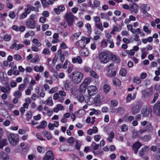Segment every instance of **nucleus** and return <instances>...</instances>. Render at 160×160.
<instances>
[{"label":"nucleus","instance_id":"4be33fe9","mask_svg":"<svg viewBox=\"0 0 160 160\" xmlns=\"http://www.w3.org/2000/svg\"><path fill=\"white\" fill-rule=\"evenodd\" d=\"M7 144V140L6 139H3L2 140L1 139H0V148H3V147Z\"/></svg>","mask_w":160,"mask_h":160},{"label":"nucleus","instance_id":"f704fd0d","mask_svg":"<svg viewBox=\"0 0 160 160\" xmlns=\"http://www.w3.org/2000/svg\"><path fill=\"white\" fill-rule=\"evenodd\" d=\"M95 25L96 27L98 29L101 30V31L103 30L104 29L102 23L101 22L95 24Z\"/></svg>","mask_w":160,"mask_h":160},{"label":"nucleus","instance_id":"1a4fd4ad","mask_svg":"<svg viewBox=\"0 0 160 160\" xmlns=\"http://www.w3.org/2000/svg\"><path fill=\"white\" fill-rule=\"evenodd\" d=\"M141 106L142 105L140 103H137L133 105L132 108V114L134 115L139 112L141 108Z\"/></svg>","mask_w":160,"mask_h":160},{"label":"nucleus","instance_id":"ea45409f","mask_svg":"<svg viewBox=\"0 0 160 160\" xmlns=\"http://www.w3.org/2000/svg\"><path fill=\"white\" fill-rule=\"evenodd\" d=\"M93 3L94 6L95 8L100 7V2L99 1L97 0H94Z\"/></svg>","mask_w":160,"mask_h":160},{"label":"nucleus","instance_id":"0eeeda50","mask_svg":"<svg viewBox=\"0 0 160 160\" xmlns=\"http://www.w3.org/2000/svg\"><path fill=\"white\" fill-rule=\"evenodd\" d=\"M65 18L68 23V24L70 26L73 25V22L74 19L77 20V18L74 16L70 12L67 13L65 16Z\"/></svg>","mask_w":160,"mask_h":160},{"label":"nucleus","instance_id":"f257e3e1","mask_svg":"<svg viewBox=\"0 0 160 160\" xmlns=\"http://www.w3.org/2000/svg\"><path fill=\"white\" fill-rule=\"evenodd\" d=\"M88 94L84 97L82 95L80 94L78 97V100H86L90 99L91 97L95 94L98 92L97 87L94 85H90L87 88Z\"/></svg>","mask_w":160,"mask_h":160},{"label":"nucleus","instance_id":"423d86ee","mask_svg":"<svg viewBox=\"0 0 160 160\" xmlns=\"http://www.w3.org/2000/svg\"><path fill=\"white\" fill-rule=\"evenodd\" d=\"M90 38H87L83 36L81 37V39L78 40L76 43L77 45L82 48H84L87 44L90 42Z\"/></svg>","mask_w":160,"mask_h":160},{"label":"nucleus","instance_id":"6ab92c4d","mask_svg":"<svg viewBox=\"0 0 160 160\" xmlns=\"http://www.w3.org/2000/svg\"><path fill=\"white\" fill-rule=\"evenodd\" d=\"M138 6L136 4H133L131 8V10L132 12L134 13H137L138 11Z\"/></svg>","mask_w":160,"mask_h":160},{"label":"nucleus","instance_id":"e2e57ef3","mask_svg":"<svg viewBox=\"0 0 160 160\" xmlns=\"http://www.w3.org/2000/svg\"><path fill=\"white\" fill-rule=\"evenodd\" d=\"M81 32H80L75 33L72 36L76 39H77L81 35Z\"/></svg>","mask_w":160,"mask_h":160},{"label":"nucleus","instance_id":"9d476101","mask_svg":"<svg viewBox=\"0 0 160 160\" xmlns=\"http://www.w3.org/2000/svg\"><path fill=\"white\" fill-rule=\"evenodd\" d=\"M54 158V155L52 152L49 150L46 152L43 160H53Z\"/></svg>","mask_w":160,"mask_h":160},{"label":"nucleus","instance_id":"ddd939ff","mask_svg":"<svg viewBox=\"0 0 160 160\" xmlns=\"http://www.w3.org/2000/svg\"><path fill=\"white\" fill-rule=\"evenodd\" d=\"M150 112L149 109L147 107L144 108L141 111V114L143 117H148L149 114Z\"/></svg>","mask_w":160,"mask_h":160},{"label":"nucleus","instance_id":"a211bd4d","mask_svg":"<svg viewBox=\"0 0 160 160\" xmlns=\"http://www.w3.org/2000/svg\"><path fill=\"white\" fill-rule=\"evenodd\" d=\"M0 157L3 160H9V156L3 151L0 152Z\"/></svg>","mask_w":160,"mask_h":160},{"label":"nucleus","instance_id":"2f4dec72","mask_svg":"<svg viewBox=\"0 0 160 160\" xmlns=\"http://www.w3.org/2000/svg\"><path fill=\"white\" fill-rule=\"evenodd\" d=\"M141 139L144 142H148L151 139V137L150 135H147L141 137Z\"/></svg>","mask_w":160,"mask_h":160},{"label":"nucleus","instance_id":"473e14b6","mask_svg":"<svg viewBox=\"0 0 160 160\" xmlns=\"http://www.w3.org/2000/svg\"><path fill=\"white\" fill-rule=\"evenodd\" d=\"M127 27L128 30L130 31L132 33H135V29L133 28V26L132 25L130 24H128L127 25Z\"/></svg>","mask_w":160,"mask_h":160},{"label":"nucleus","instance_id":"f03ea898","mask_svg":"<svg viewBox=\"0 0 160 160\" xmlns=\"http://www.w3.org/2000/svg\"><path fill=\"white\" fill-rule=\"evenodd\" d=\"M83 77V73L78 71L73 72L69 76V78L72 79L73 82L77 84L81 82Z\"/></svg>","mask_w":160,"mask_h":160},{"label":"nucleus","instance_id":"052dcab7","mask_svg":"<svg viewBox=\"0 0 160 160\" xmlns=\"http://www.w3.org/2000/svg\"><path fill=\"white\" fill-rule=\"evenodd\" d=\"M73 69V67L72 66H68V67L67 69L66 70V72L68 74L71 73Z\"/></svg>","mask_w":160,"mask_h":160},{"label":"nucleus","instance_id":"b1692460","mask_svg":"<svg viewBox=\"0 0 160 160\" xmlns=\"http://www.w3.org/2000/svg\"><path fill=\"white\" fill-rule=\"evenodd\" d=\"M47 123L46 121H42L41 122V124L36 127V128L38 129L40 128H43L46 127Z\"/></svg>","mask_w":160,"mask_h":160},{"label":"nucleus","instance_id":"c85d7f7f","mask_svg":"<svg viewBox=\"0 0 160 160\" xmlns=\"http://www.w3.org/2000/svg\"><path fill=\"white\" fill-rule=\"evenodd\" d=\"M113 84L116 86H119L121 83L120 80L117 78H114L113 79Z\"/></svg>","mask_w":160,"mask_h":160},{"label":"nucleus","instance_id":"aec40b11","mask_svg":"<svg viewBox=\"0 0 160 160\" xmlns=\"http://www.w3.org/2000/svg\"><path fill=\"white\" fill-rule=\"evenodd\" d=\"M90 76L93 78L98 79L99 78V77L97 74L93 70L91 69L89 71Z\"/></svg>","mask_w":160,"mask_h":160},{"label":"nucleus","instance_id":"a19ab883","mask_svg":"<svg viewBox=\"0 0 160 160\" xmlns=\"http://www.w3.org/2000/svg\"><path fill=\"white\" fill-rule=\"evenodd\" d=\"M8 16L10 18L12 19L14 18L16 16L15 12L13 11H11L9 13Z\"/></svg>","mask_w":160,"mask_h":160},{"label":"nucleus","instance_id":"680f3d73","mask_svg":"<svg viewBox=\"0 0 160 160\" xmlns=\"http://www.w3.org/2000/svg\"><path fill=\"white\" fill-rule=\"evenodd\" d=\"M28 15V14L24 12L21 15H20V19H23L26 18Z\"/></svg>","mask_w":160,"mask_h":160},{"label":"nucleus","instance_id":"f3484780","mask_svg":"<svg viewBox=\"0 0 160 160\" xmlns=\"http://www.w3.org/2000/svg\"><path fill=\"white\" fill-rule=\"evenodd\" d=\"M149 147L145 146L142 148L139 151V154L141 157H142L146 153L147 151L148 150Z\"/></svg>","mask_w":160,"mask_h":160},{"label":"nucleus","instance_id":"4d7b16f0","mask_svg":"<svg viewBox=\"0 0 160 160\" xmlns=\"http://www.w3.org/2000/svg\"><path fill=\"white\" fill-rule=\"evenodd\" d=\"M142 12L144 17H150V15L146 11L143 10L142 11Z\"/></svg>","mask_w":160,"mask_h":160},{"label":"nucleus","instance_id":"5fc2aeb1","mask_svg":"<svg viewBox=\"0 0 160 160\" xmlns=\"http://www.w3.org/2000/svg\"><path fill=\"white\" fill-rule=\"evenodd\" d=\"M143 31L146 32L147 34L151 33V31L146 26H144L143 27Z\"/></svg>","mask_w":160,"mask_h":160},{"label":"nucleus","instance_id":"20e7f679","mask_svg":"<svg viewBox=\"0 0 160 160\" xmlns=\"http://www.w3.org/2000/svg\"><path fill=\"white\" fill-rule=\"evenodd\" d=\"M100 62L102 63L106 64L110 61L109 53L108 51L102 52L99 55Z\"/></svg>","mask_w":160,"mask_h":160},{"label":"nucleus","instance_id":"4468645a","mask_svg":"<svg viewBox=\"0 0 160 160\" xmlns=\"http://www.w3.org/2000/svg\"><path fill=\"white\" fill-rule=\"evenodd\" d=\"M65 9V8L63 5H61L54 9V11L57 14H59L61 12L64 11Z\"/></svg>","mask_w":160,"mask_h":160},{"label":"nucleus","instance_id":"39448f33","mask_svg":"<svg viewBox=\"0 0 160 160\" xmlns=\"http://www.w3.org/2000/svg\"><path fill=\"white\" fill-rule=\"evenodd\" d=\"M8 140L11 145L16 146L19 142L18 136L14 133L10 134L8 137Z\"/></svg>","mask_w":160,"mask_h":160},{"label":"nucleus","instance_id":"09e8293b","mask_svg":"<svg viewBox=\"0 0 160 160\" xmlns=\"http://www.w3.org/2000/svg\"><path fill=\"white\" fill-rule=\"evenodd\" d=\"M13 58L16 60L19 61L22 59V57L19 54H16L13 55Z\"/></svg>","mask_w":160,"mask_h":160},{"label":"nucleus","instance_id":"338daca9","mask_svg":"<svg viewBox=\"0 0 160 160\" xmlns=\"http://www.w3.org/2000/svg\"><path fill=\"white\" fill-rule=\"evenodd\" d=\"M128 129V126L124 124L122 125L121 128V129L122 132H125Z\"/></svg>","mask_w":160,"mask_h":160},{"label":"nucleus","instance_id":"2eb2a0df","mask_svg":"<svg viewBox=\"0 0 160 160\" xmlns=\"http://www.w3.org/2000/svg\"><path fill=\"white\" fill-rule=\"evenodd\" d=\"M80 54L82 56L87 57L88 56L89 52L87 48H84L80 51Z\"/></svg>","mask_w":160,"mask_h":160},{"label":"nucleus","instance_id":"5701e85b","mask_svg":"<svg viewBox=\"0 0 160 160\" xmlns=\"http://www.w3.org/2000/svg\"><path fill=\"white\" fill-rule=\"evenodd\" d=\"M34 70L36 72H42L44 70V68L42 66H36L34 67Z\"/></svg>","mask_w":160,"mask_h":160},{"label":"nucleus","instance_id":"6e6552de","mask_svg":"<svg viewBox=\"0 0 160 160\" xmlns=\"http://www.w3.org/2000/svg\"><path fill=\"white\" fill-rule=\"evenodd\" d=\"M153 111L154 114L157 116H160V102L158 101L153 106Z\"/></svg>","mask_w":160,"mask_h":160},{"label":"nucleus","instance_id":"603ef678","mask_svg":"<svg viewBox=\"0 0 160 160\" xmlns=\"http://www.w3.org/2000/svg\"><path fill=\"white\" fill-rule=\"evenodd\" d=\"M21 95V93L20 91H17L14 93V96L16 98L18 99L19 98Z\"/></svg>","mask_w":160,"mask_h":160},{"label":"nucleus","instance_id":"a878e982","mask_svg":"<svg viewBox=\"0 0 160 160\" xmlns=\"http://www.w3.org/2000/svg\"><path fill=\"white\" fill-rule=\"evenodd\" d=\"M110 89V87L107 84H105L103 87V90L105 93H108Z\"/></svg>","mask_w":160,"mask_h":160},{"label":"nucleus","instance_id":"7c9ffc66","mask_svg":"<svg viewBox=\"0 0 160 160\" xmlns=\"http://www.w3.org/2000/svg\"><path fill=\"white\" fill-rule=\"evenodd\" d=\"M33 90V88L32 86H29L25 91V94L27 95H30L31 92Z\"/></svg>","mask_w":160,"mask_h":160},{"label":"nucleus","instance_id":"412c9836","mask_svg":"<svg viewBox=\"0 0 160 160\" xmlns=\"http://www.w3.org/2000/svg\"><path fill=\"white\" fill-rule=\"evenodd\" d=\"M87 86L84 84L82 83L80 86L79 89V91L82 93L84 92L86 90Z\"/></svg>","mask_w":160,"mask_h":160},{"label":"nucleus","instance_id":"bf43d9fd","mask_svg":"<svg viewBox=\"0 0 160 160\" xmlns=\"http://www.w3.org/2000/svg\"><path fill=\"white\" fill-rule=\"evenodd\" d=\"M58 88L57 87H54L49 91V92L50 93H53L56 92L58 90Z\"/></svg>","mask_w":160,"mask_h":160},{"label":"nucleus","instance_id":"13d9d810","mask_svg":"<svg viewBox=\"0 0 160 160\" xmlns=\"http://www.w3.org/2000/svg\"><path fill=\"white\" fill-rule=\"evenodd\" d=\"M26 116H27V119L29 120L32 117V113L30 111H28Z\"/></svg>","mask_w":160,"mask_h":160},{"label":"nucleus","instance_id":"7ed1b4c3","mask_svg":"<svg viewBox=\"0 0 160 160\" xmlns=\"http://www.w3.org/2000/svg\"><path fill=\"white\" fill-rule=\"evenodd\" d=\"M36 15L32 14L30 16L29 18L26 21V25L27 27L30 29H34L35 28L36 25V22L35 20L36 17Z\"/></svg>","mask_w":160,"mask_h":160},{"label":"nucleus","instance_id":"393cba45","mask_svg":"<svg viewBox=\"0 0 160 160\" xmlns=\"http://www.w3.org/2000/svg\"><path fill=\"white\" fill-rule=\"evenodd\" d=\"M150 7L149 5L148 4H142L141 6V11H148L150 10Z\"/></svg>","mask_w":160,"mask_h":160},{"label":"nucleus","instance_id":"4c0bfd02","mask_svg":"<svg viewBox=\"0 0 160 160\" xmlns=\"http://www.w3.org/2000/svg\"><path fill=\"white\" fill-rule=\"evenodd\" d=\"M11 38V36L8 34H6L3 36V39L5 42L9 41Z\"/></svg>","mask_w":160,"mask_h":160},{"label":"nucleus","instance_id":"3c124183","mask_svg":"<svg viewBox=\"0 0 160 160\" xmlns=\"http://www.w3.org/2000/svg\"><path fill=\"white\" fill-rule=\"evenodd\" d=\"M93 20L95 24L100 22V18L98 16H94L93 17Z\"/></svg>","mask_w":160,"mask_h":160},{"label":"nucleus","instance_id":"bb28decb","mask_svg":"<svg viewBox=\"0 0 160 160\" xmlns=\"http://www.w3.org/2000/svg\"><path fill=\"white\" fill-rule=\"evenodd\" d=\"M145 48H144L141 49V51L142 53L141 57L142 59H144L145 58L147 54H148V52L145 51Z\"/></svg>","mask_w":160,"mask_h":160},{"label":"nucleus","instance_id":"f8f14e48","mask_svg":"<svg viewBox=\"0 0 160 160\" xmlns=\"http://www.w3.org/2000/svg\"><path fill=\"white\" fill-rule=\"evenodd\" d=\"M110 59L113 61H117V62L119 63L120 62V60L119 57L114 54L111 52L109 53Z\"/></svg>","mask_w":160,"mask_h":160},{"label":"nucleus","instance_id":"c756f323","mask_svg":"<svg viewBox=\"0 0 160 160\" xmlns=\"http://www.w3.org/2000/svg\"><path fill=\"white\" fill-rule=\"evenodd\" d=\"M42 134L47 138L48 140L52 138L50 134L48 131H44L42 132Z\"/></svg>","mask_w":160,"mask_h":160},{"label":"nucleus","instance_id":"a18cd8bd","mask_svg":"<svg viewBox=\"0 0 160 160\" xmlns=\"http://www.w3.org/2000/svg\"><path fill=\"white\" fill-rule=\"evenodd\" d=\"M32 42L36 44L38 47H40L41 45V43L39 42L38 40L37 39H33L32 41Z\"/></svg>","mask_w":160,"mask_h":160},{"label":"nucleus","instance_id":"9b49d317","mask_svg":"<svg viewBox=\"0 0 160 160\" xmlns=\"http://www.w3.org/2000/svg\"><path fill=\"white\" fill-rule=\"evenodd\" d=\"M142 144L138 142H135L132 146V149L135 154H137L138 149L140 148Z\"/></svg>","mask_w":160,"mask_h":160},{"label":"nucleus","instance_id":"58836bf2","mask_svg":"<svg viewBox=\"0 0 160 160\" xmlns=\"http://www.w3.org/2000/svg\"><path fill=\"white\" fill-rule=\"evenodd\" d=\"M119 74L122 76H125L127 74L126 70L125 68H122L120 71Z\"/></svg>","mask_w":160,"mask_h":160},{"label":"nucleus","instance_id":"6e6d98bb","mask_svg":"<svg viewBox=\"0 0 160 160\" xmlns=\"http://www.w3.org/2000/svg\"><path fill=\"white\" fill-rule=\"evenodd\" d=\"M42 3L44 7H47L49 5L48 2H47L46 0H41Z\"/></svg>","mask_w":160,"mask_h":160},{"label":"nucleus","instance_id":"79ce46f5","mask_svg":"<svg viewBox=\"0 0 160 160\" xmlns=\"http://www.w3.org/2000/svg\"><path fill=\"white\" fill-rule=\"evenodd\" d=\"M39 61L40 58L38 56L36 55L32 59L31 62L33 63H35L37 62H39Z\"/></svg>","mask_w":160,"mask_h":160},{"label":"nucleus","instance_id":"49530a36","mask_svg":"<svg viewBox=\"0 0 160 160\" xmlns=\"http://www.w3.org/2000/svg\"><path fill=\"white\" fill-rule=\"evenodd\" d=\"M101 47L102 48H104L107 46V42L105 40H102L101 42Z\"/></svg>","mask_w":160,"mask_h":160},{"label":"nucleus","instance_id":"774afa93","mask_svg":"<svg viewBox=\"0 0 160 160\" xmlns=\"http://www.w3.org/2000/svg\"><path fill=\"white\" fill-rule=\"evenodd\" d=\"M49 25L48 24H44L42 25V30L45 31L47 30L49 28Z\"/></svg>","mask_w":160,"mask_h":160},{"label":"nucleus","instance_id":"0e129e2a","mask_svg":"<svg viewBox=\"0 0 160 160\" xmlns=\"http://www.w3.org/2000/svg\"><path fill=\"white\" fill-rule=\"evenodd\" d=\"M50 52V50L47 48L44 49L42 51V53L44 54H48Z\"/></svg>","mask_w":160,"mask_h":160},{"label":"nucleus","instance_id":"e433bc0d","mask_svg":"<svg viewBox=\"0 0 160 160\" xmlns=\"http://www.w3.org/2000/svg\"><path fill=\"white\" fill-rule=\"evenodd\" d=\"M70 82L68 80H67L65 81L64 87L66 90H69L70 88Z\"/></svg>","mask_w":160,"mask_h":160},{"label":"nucleus","instance_id":"de8ad7c7","mask_svg":"<svg viewBox=\"0 0 160 160\" xmlns=\"http://www.w3.org/2000/svg\"><path fill=\"white\" fill-rule=\"evenodd\" d=\"M30 5L29 4H28L27 5V8L24 9V12H26L28 14H29L31 12V10L30 8Z\"/></svg>","mask_w":160,"mask_h":160},{"label":"nucleus","instance_id":"c9c22d12","mask_svg":"<svg viewBox=\"0 0 160 160\" xmlns=\"http://www.w3.org/2000/svg\"><path fill=\"white\" fill-rule=\"evenodd\" d=\"M132 137L134 138H137L138 136V131L136 129H134L132 132Z\"/></svg>","mask_w":160,"mask_h":160},{"label":"nucleus","instance_id":"8fccbe9b","mask_svg":"<svg viewBox=\"0 0 160 160\" xmlns=\"http://www.w3.org/2000/svg\"><path fill=\"white\" fill-rule=\"evenodd\" d=\"M10 88L9 87L8 88H6L3 87H2L1 88V91L4 92H7L8 91L10 92Z\"/></svg>","mask_w":160,"mask_h":160},{"label":"nucleus","instance_id":"dca6fc26","mask_svg":"<svg viewBox=\"0 0 160 160\" xmlns=\"http://www.w3.org/2000/svg\"><path fill=\"white\" fill-rule=\"evenodd\" d=\"M72 62L74 64L77 62L81 64L82 63V61L81 57L80 56H78L76 58L72 59Z\"/></svg>","mask_w":160,"mask_h":160},{"label":"nucleus","instance_id":"864d4df0","mask_svg":"<svg viewBox=\"0 0 160 160\" xmlns=\"http://www.w3.org/2000/svg\"><path fill=\"white\" fill-rule=\"evenodd\" d=\"M93 101V105L96 106H99L102 103V102L101 101Z\"/></svg>","mask_w":160,"mask_h":160},{"label":"nucleus","instance_id":"69168bd1","mask_svg":"<svg viewBox=\"0 0 160 160\" xmlns=\"http://www.w3.org/2000/svg\"><path fill=\"white\" fill-rule=\"evenodd\" d=\"M25 87V85L24 84H22L18 86V91H20L24 89Z\"/></svg>","mask_w":160,"mask_h":160},{"label":"nucleus","instance_id":"c03bdc74","mask_svg":"<svg viewBox=\"0 0 160 160\" xmlns=\"http://www.w3.org/2000/svg\"><path fill=\"white\" fill-rule=\"evenodd\" d=\"M127 52H128V57L133 56L135 53L134 50H132V49H131L130 50H127Z\"/></svg>","mask_w":160,"mask_h":160},{"label":"nucleus","instance_id":"37998d69","mask_svg":"<svg viewBox=\"0 0 160 160\" xmlns=\"http://www.w3.org/2000/svg\"><path fill=\"white\" fill-rule=\"evenodd\" d=\"M146 128V129L147 130V131H152V124L151 123L148 122Z\"/></svg>","mask_w":160,"mask_h":160},{"label":"nucleus","instance_id":"72a5a7b5","mask_svg":"<svg viewBox=\"0 0 160 160\" xmlns=\"http://www.w3.org/2000/svg\"><path fill=\"white\" fill-rule=\"evenodd\" d=\"M91 82V79L90 78H88L84 79L82 83L88 86V85Z\"/></svg>","mask_w":160,"mask_h":160},{"label":"nucleus","instance_id":"cd10ccee","mask_svg":"<svg viewBox=\"0 0 160 160\" xmlns=\"http://www.w3.org/2000/svg\"><path fill=\"white\" fill-rule=\"evenodd\" d=\"M91 110L92 111L90 113V115L92 116L94 114L98 115L101 113V111L99 110H97L95 109H92Z\"/></svg>","mask_w":160,"mask_h":160}]
</instances>
